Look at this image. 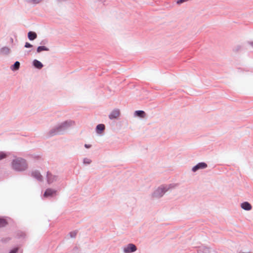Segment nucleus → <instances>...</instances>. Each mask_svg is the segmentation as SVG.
<instances>
[{
    "mask_svg": "<svg viewBox=\"0 0 253 253\" xmlns=\"http://www.w3.org/2000/svg\"><path fill=\"white\" fill-rule=\"evenodd\" d=\"M12 167L17 171H22L27 168V165L25 160L22 158H16L12 161Z\"/></svg>",
    "mask_w": 253,
    "mask_h": 253,
    "instance_id": "obj_1",
    "label": "nucleus"
},
{
    "mask_svg": "<svg viewBox=\"0 0 253 253\" xmlns=\"http://www.w3.org/2000/svg\"><path fill=\"white\" fill-rule=\"evenodd\" d=\"M74 124V122L72 121H66L64 123H63L61 125H60L57 128H56V132H59L62 130H64L66 128H67L69 126H72Z\"/></svg>",
    "mask_w": 253,
    "mask_h": 253,
    "instance_id": "obj_2",
    "label": "nucleus"
},
{
    "mask_svg": "<svg viewBox=\"0 0 253 253\" xmlns=\"http://www.w3.org/2000/svg\"><path fill=\"white\" fill-rule=\"evenodd\" d=\"M168 189L169 188L167 186H162L155 192L154 196L156 197H162Z\"/></svg>",
    "mask_w": 253,
    "mask_h": 253,
    "instance_id": "obj_3",
    "label": "nucleus"
},
{
    "mask_svg": "<svg viewBox=\"0 0 253 253\" xmlns=\"http://www.w3.org/2000/svg\"><path fill=\"white\" fill-rule=\"evenodd\" d=\"M136 247L133 244H129L123 248L125 253H131L136 251Z\"/></svg>",
    "mask_w": 253,
    "mask_h": 253,
    "instance_id": "obj_4",
    "label": "nucleus"
},
{
    "mask_svg": "<svg viewBox=\"0 0 253 253\" xmlns=\"http://www.w3.org/2000/svg\"><path fill=\"white\" fill-rule=\"evenodd\" d=\"M56 190L48 188V189H47L46 190V191H45V192L43 194V197L45 198H47L48 197H52V196L56 195Z\"/></svg>",
    "mask_w": 253,
    "mask_h": 253,
    "instance_id": "obj_5",
    "label": "nucleus"
},
{
    "mask_svg": "<svg viewBox=\"0 0 253 253\" xmlns=\"http://www.w3.org/2000/svg\"><path fill=\"white\" fill-rule=\"evenodd\" d=\"M120 115V112L119 109L113 110L109 116L110 119H117Z\"/></svg>",
    "mask_w": 253,
    "mask_h": 253,
    "instance_id": "obj_6",
    "label": "nucleus"
},
{
    "mask_svg": "<svg viewBox=\"0 0 253 253\" xmlns=\"http://www.w3.org/2000/svg\"><path fill=\"white\" fill-rule=\"evenodd\" d=\"M207 167V165L205 163H200L192 169L193 171H196L199 169H203Z\"/></svg>",
    "mask_w": 253,
    "mask_h": 253,
    "instance_id": "obj_7",
    "label": "nucleus"
},
{
    "mask_svg": "<svg viewBox=\"0 0 253 253\" xmlns=\"http://www.w3.org/2000/svg\"><path fill=\"white\" fill-rule=\"evenodd\" d=\"M241 207L244 210H247V211H249L252 209V206L251 205V204L249 203H248L247 202L243 203L241 204Z\"/></svg>",
    "mask_w": 253,
    "mask_h": 253,
    "instance_id": "obj_8",
    "label": "nucleus"
},
{
    "mask_svg": "<svg viewBox=\"0 0 253 253\" xmlns=\"http://www.w3.org/2000/svg\"><path fill=\"white\" fill-rule=\"evenodd\" d=\"M32 176L38 180H42V176L38 171H33L32 173Z\"/></svg>",
    "mask_w": 253,
    "mask_h": 253,
    "instance_id": "obj_9",
    "label": "nucleus"
},
{
    "mask_svg": "<svg viewBox=\"0 0 253 253\" xmlns=\"http://www.w3.org/2000/svg\"><path fill=\"white\" fill-rule=\"evenodd\" d=\"M28 37L30 40L33 41L37 38V35L34 32H29L28 34Z\"/></svg>",
    "mask_w": 253,
    "mask_h": 253,
    "instance_id": "obj_10",
    "label": "nucleus"
},
{
    "mask_svg": "<svg viewBox=\"0 0 253 253\" xmlns=\"http://www.w3.org/2000/svg\"><path fill=\"white\" fill-rule=\"evenodd\" d=\"M34 66L38 69H41L43 67L42 63L37 60H35L33 61Z\"/></svg>",
    "mask_w": 253,
    "mask_h": 253,
    "instance_id": "obj_11",
    "label": "nucleus"
},
{
    "mask_svg": "<svg viewBox=\"0 0 253 253\" xmlns=\"http://www.w3.org/2000/svg\"><path fill=\"white\" fill-rule=\"evenodd\" d=\"M134 113L136 116L142 118H144L146 116V114L143 111H136Z\"/></svg>",
    "mask_w": 253,
    "mask_h": 253,
    "instance_id": "obj_12",
    "label": "nucleus"
},
{
    "mask_svg": "<svg viewBox=\"0 0 253 253\" xmlns=\"http://www.w3.org/2000/svg\"><path fill=\"white\" fill-rule=\"evenodd\" d=\"M105 129V126L103 124H99L96 126V131L98 133H100L101 132Z\"/></svg>",
    "mask_w": 253,
    "mask_h": 253,
    "instance_id": "obj_13",
    "label": "nucleus"
},
{
    "mask_svg": "<svg viewBox=\"0 0 253 253\" xmlns=\"http://www.w3.org/2000/svg\"><path fill=\"white\" fill-rule=\"evenodd\" d=\"M47 182L48 183H51L55 180V176H52L51 174L47 173Z\"/></svg>",
    "mask_w": 253,
    "mask_h": 253,
    "instance_id": "obj_14",
    "label": "nucleus"
},
{
    "mask_svg": "<svg viewBox=\"0 0 253 253\" xmlns=\"http://www.w3.org/2000/svg\"><path fill=\"white\" fill-rule=\"evenodd\" d=\"M49 48L44 46H39L37 48V52H41L42 51H48Z\"/></svg>",
    "mask_w": 253,
    "mask_h": 253,
    "instance_id": "obj_15",
    "label": "nucleus"
},
{
    "mask_svg": "<svg viewBox=\"0 0 253 253\" xmlns=\"http://www.w3.org/2000/svg\"><path fill=\"white\" fill-rule=\"evenodd\" d=\"M7 222L6 220L3 218H0V227H4L6 225Z\"/></svg>",
    "mask_w": 253,
    "mask_h": 253,
    "instance_id": "obj_16",
    "label": "nucleus"
},
{
    "mask_svg": "<svg viewBox=\"0 0 253 253\" xmlns=\"http://www.w3.org/2000/svg\"><path fill=\"white\" fill-rule=\"evenodd\" d=\"M20 67V63L18 61L15 62L12 68V70H18Z\"/></svg>",
    "mask_w": 253,
    "mask_h": 253,
    "instance_id": "obj_17",
    "label": "nucleus"
},
{
    "mask_svg": "<svg viewBox=\"0 0 253 253\" xmlns=\"http://www.w3.org/2000/svg\"><path fill=\"white\" fill-rule=\"evenodd\" d=\"M7 155L6 153L3 152H0V160L5 159L7 157Z\"/></svg>",
    "mask_w": 253,
    "mask_h": 253,
    "instance_id": "obj_18",
    "label": "nucleus"
},
{
    "mask_svg": "<svg viewBox=\"0 0 253 253\" xmlns=\"http://www.w3.org/2000/svg\"><path fill=\"white\" fill-rule=\"evenodd\" d=\"M77 234V231H73L70 233V236L72 238H74L76 236Z\"/></svg>",
    "mask_w": 253,
    "mask_h": 253,
    "instance_id": "obj_19",
    "label": "nucleus"
},
{
    "mask_svg": "<svg viewBox=\"0 0 253 253\" xmlns=\"http://www.w3.org/2000/svg\"><path fill=\"white\" fill-rule=\"evenodd\" d=\"M25 47H26V48L32 47V45L31 44H30V43H29V42H26L25 45Z\"/></svg>",
    "mask_w": 253,
    "mask_h": 253,
    "instance_id": "obj_20",
    "label": "nucleus"
},
{
    "mask_svg": "<svg viewBox=\"0 0 253 253\" xmlns=\"http://www.w3.org/2000/svg\"><path fill=\"white\" fill-rule=\"evenodd\" d=\"M29 1H31L34 3H38L40 2V1H42V0H29Z\"/></svg>",
    "mask_w": 253,
    "mask_h": 253,
    "instance_id": "obj_21",
    "label": "nucleus"
},
{
    "mask_svg": "<svg viewBox=\"0 0 253 253\" xmlns=\"http://www.w3.org/2000/svg\"><path fill=\"white\" fill-rule=\"evenodd\" d=\"M84 163L85 164H89L91 163V161L89 159H86L84 160Z\"/></svg>",
    "mask_w": 253,
    "mask_h": 253,
    "instance_id": "obj_22",
    "label": "nucleus"
},
{
    "mask_svg": "<svg viewBox=\"0 0 253 253\" xmlns=\"http://www.w3.org/2000/svg\"><path fill=\"white\" fill-rule=\"evenodd\" d=\"M17 251H18V249L15 248V249L12 250L9 253H16Z\"/></svg>",
    "mask_w": 253,
    "mask_h": 253,
    "instance_id": "obj_23",
    "label": "nucleus"
},
{
    "mask_svg": "<svg viewBox=\"0 0 253 253\" xmlns=\"http://www.w3.org/2000/svg\"><path fill=\"white\" fill-rule=\"evenodd\" d=\"M184 1H185V0H179L177 1V3H181Z\"/></svg>",
    "mask_w": 253,
    "mask_h": 253,
    "instance_id": "obj_24",
    "label": "nucleus"
},
{
    "mask_svg": "<svg viewBox=\"0 0 253 253\" xmlns=\"http://www.w3.org/2000/svg\"><path fill=\"white\" fill-rule=\"evenodd\" d=\"M84 146L86 148H89L91 147V145H87V144H85Z\"/></svg>",
    "mask_w": 253,
    "mask_h": 253,
    "instance_id": "obj_25",
    "label": "nucleus"
},
{
    "mask_svg": "<svg viewBox=\"0 0 253 253\" xmlns=\"http://www.w3.org/2000/svg\"><path fill=\"white\" fill-rule=\"evenodd\" d=\"M251 44L253 46V42L251 43Z\"/></svg>",
    "mask_w": 253,
    "mask_h": 253,
    "instance_id": "obj_26",
    "label": "nucleus"
}]
</instances>
